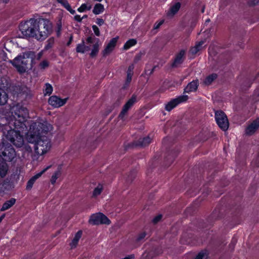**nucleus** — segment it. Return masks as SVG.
Wrapping results in <instances>:
<instances>
[{
	"instance_id": "nucleus-55",
	"label": "nucleus",
	"mask_w": 259,
	"mask_h": 259,
	"mask_svg": "<svg viewBox=\"0 0 259 259\" xmlns=\"http://www.w3.org/2000/svg\"><path fill=\"white\" fill-rule=\"evenodd\" d=\"M95 1H97V2H101L102 0H94Z\"/></svg>"
},
{
	"instance_id": "nucleus-29",
	"label": "nucleus",
	"mask_w": 259,
	"mask_h": 259,
	"mask_svg": "<svg viewBox=\"0 0 259 259\" xmlns=\"http://www.w3.org/2000/svg\"><path fill=\"white\" fill-rule=\"evenodd\" d=\"M8 97L6 93L0 90V105H4L7 102Z\"/></svg>"
},
{
	"instance_id": "nucleus-46",
	"label": "nucleus",
	"mask_w": 259,
	"mask_h": 259,
	"mask_svg": "<svg viewBox=\"0 0 259 259\" xmlns=\"http://www.w3.org/2000/svg\"><path fill=\"white\" fill-rule=\"evenodd\" d=\"M146 236V233L145 232L140 234L137 238L138 241H140L143 239Z\"/></svg>"
},
{
	"instance_id": "nucleus-9",
	"label": "nucleus",
	"mask_w": 259,
	"mask_h": 259,
	"mask_svg": "<svg viewBox=\"0 0 259 259\" xmlns=\"http://www.w3.org/2000/svg\"><path fill=\"white\" fill-rule=\"evenodd\" d=\"M87 44H93V49L90 53V56L92 58L96 57L98 54L100 47V39L92 36L88 37L86 39Z\"/></svg>"
},
{
	"instance_id": "nucleus-17",
	"label": "nucleus",
	"mask_w": 259,
	"mask_h": 259,
	"mask_svg": "<svg viewBox=\"0 0 259 259\" xmlns=\"http://www.w3.org/2000/svg\"><path fill=\"white\" fill-rule=\"evenodd\" d=\"M199 81L198 79L194 80L189 82L186 87L184 89V93H190L192 92H195L198 89Z\"/></svg>"
},
{
	"instance_id": "nucleus-25",
	"label": "nucleus",
	"mask_w": 259,
	"mask_h": 259,
	"mask_svg": "<svg viewBox=\"0 0 259 259\" xmlns=\"http://www.w3.org/2000/svg\"><path fill=\"white\" fill-rule=\"evenodd\" d=\"M181 7V4L180 3H177L174 5H173L170 8L168 12V15L173 16L176 14L178 11L179 10Z\"/></svg>"
},
{
	"instance_id": "nucleus-54",
	"label": "nucleus",
	"mask_w": 259,
	"mask_h": 259,
	"mask_svg": "<svg viewBox=\"0 0 259 259\" xmlns=\"http://www.w3.org/2000/svg\"><path fill=\"white\" fill-rule=\"evenodd\" d=\"M87 17H88V16L87 15H84V16H82V17H81V18L82 20L83 19L87 18Z\"/></svg>"
},
{
	"instance_id": "nucleus-52",
	"label": "nucleus",
	"mask_w": 259,
	"mask_h": 259,
	"mask_svg": "<svg viewBox=\"0 0 259 259\" xmlns=\"http://www.w3.org/2000/svg\"><path fill=\"white\" fill-rule=\"evenodd\" d=\"M42 56V53L41 52L39 53L37 55V59H39Z\"/></svg>"
},
{
	"instance_id": "nucleus-56",
	"label": "nucleus",
	"mask_w": 259,
	"mask_h": 259,
	"mask_svg": "<svg viewBox=\"0 0 259 259\" xmlns=\"http://www.w3.org/2000/svg\"><path fill=\"white\" fill-rule=\"evenodd\" d=\"M204 8H203V9H202V13H203V12H204Z\"/></svg>"
},
{
	"instance_id": "nucleus-15",
	"label": "nucleus",
	"mask_w": 259,
	"mask_h": 259,
	"mask_svg": "<svg viewBox=\"0 0 259 259\" xmlns=\"http://www.w3.org/2000/svg\"><path fill=\"white\" fill-rule=\"evenodd\" d=\"M51 167V165H49L47 166L46 168L41 170L40 172L36 174L33 177H32L27 182L26 186L27 190H30L34 182L39 178L45 172H46L48 169H49Z\"/></svg>"
},
{
	"instance_id": "nucleus-49",
	"label": "nucleus",
	"mask_w": 259,
	"mask_h": 259,
	"mask_svg": "<svg viewBox=\"0 0 259 259\" xmlns=\"http://www.w3.org/2000/svg\"><path fill=\"white\" fill-rule=\"evenodd\" d=\"M67 10L72 14H74L75 13V10L72 9L71 6H70L69 8H68Z\"/></svg>"
},
{
	"instance_id": "nucleus-2",
	"label": "nucleus",
	"mask_w": 259,
	"mask_h": 259,
	"mask_svg": "<svg viewBox=\"0 0 259 259\" xmlns=\"http://www.w3.org/2000/svg\"><path fill=\"white\" fill-rule=\"evenodd\" d=\"M31 137L33 139L32 142L35 143L34 151L36 155L32 156L33 160H37L38 156L48 152L51 144L49 139L46 136H42L48 131L45 125L40 122H34L30 127Z\"/></svg>"
},
{
	"instance_id": "nucleus-30",
	"label": "nucleus",
	"mask_w": 259,
	"mask_h": 259,
	"mask_svg": "<svg viewBox=\"0 0 259 259\" xmlns=\"http://www.w3.org/2000/svg\"><path fill=\"white\" fill-rule=\"evenodd\" d=\"M137 44V40L135 39H131L127 40L123 46L124 50H127Z\"/></svg>"
},
{
	"instance_id": "nucleus-47",
	"label": "nucleus",
	"mask_w": 259,
	"mask_h": 259,
	"mask_svg": "<svg viewBox=\"0 0 259 259\" xmlns=\"http://www.w3.org/2000/svg\"><path fill=\"white\" fill-rule=\"evenodd\" d=\"M163 23V21H161L158 23H155L154 26V29H158Z\"/></svg>"
},
{
	"instance_id": "nucleus-7",
	"label": "nucleus",
	"mask_w": 259,
	"mask_h": 259,
	"mask_svg": "<svg viewBox=\"0 0 259 259\" xmlns=\"http://www.w3.org/2000/svg\"><path fill=\"white\" fill-rule=\"evenodd\" d=\"M215 118L219 126L223 131H226L229 127L228 118L222 111H217L215 112Z\"/></svg>"
},
{
	"instance_id": "nucleus-44",
	"label": "nucleus",
	"mask_w": 259,
	"mask_h": 259,
	"mask_svg": "<svg viewBox=\"0 0 259 259\" xmlns=\"http://www.w3.org/2000/svg\"><path fill=\"white\" fill-rule=\"evenodd\" d=\"M156 66H154L151 70H145V73L147 74L148 75H151L154 72Z\"/></svg>"
},
{
	"instance_id": "nucleus-20",
	"label": "nucleus",
	"mask_w": 259,
	"mask_h": 259,
	"mask_svg": "<svg viewBox=\"0 0 259 259\" xmlns=\"http://www.w3.org/2000/svg\"><path fill=\"white\" fill-rule=\"evenodd\" d=\"M81 235H82V231L81 230L78 231L75 234L74 237L73 238L71 242L70 243V245L72 249L76 247V246L78 244V241L81 237Z\"/></svg>"
},
{
	"instance_id": "nucleus-5",
	"label": "nucleus",
	"mask_w": 259,
	"mask_h": 259,
	"mask_svg": "<svg viewBox=\"0 0 259 259\" xmlns=\"http://www.w3.org/2000/svg\"><path fill=\"white\" fill-rule=\"evenodd\" d=\"M6 129L8 131L6 135L7 139L17 147H21L24 144V139L20 133L24 131H19L15 128H11L8 125H6Z\"/></svg>"
},
{
	"instance_id": "nucleus-31",
	"label": "nucleus",
	"mask_w": 259,
	"mask_h": 259,
	"mask_svg": "<svg viewBox=\"0 0 259 259\" xmlns=\"http://www.w3.org/2000/svg\"><path fill=\"white\" fill-rule=\"evenodd\" d=\"M61 172L59 169L54 172L51 179V182L52 184H54L56 183L57 179L61 176Z\"/></svg>"
},
{
	"instance_id": "nucleus-24",
	"label": "nucleus",
	"mask_w": 259,
	"mask_h": 259,
	"mask_svg": "<svg viewBox=\"0 0 259 259\" xmlns=\"http://www.w3.org/2000/svg\"><path fill=\"white\" fill-rule=\"evenodd\" d=\"M204 41H200L198 44H197L194 47H192L190 52L192 55H195L197 54L199 51L202 50V46L204 44Z\"/></svg>"
},
{
	"instance_id": "nucleus-58",
	"label": "nucleus",
	"mask_w": 259,
	"mask_h": 259,
	"mask_svg": "<svg viewBox=\"0 0 259 259\" xmlns=\"http://www.w3.org/2000/svg\"><path fill=\"white\" fill-rule=\"evenodd\" d=\"M60 29H61V27H60L59 28V31H59L60 30Z\"/></svg>"
},
{
	"instance_id": "nucleus-50",
	"label": "nucleus",
	"mask_w": 259,
	"mask_h": 259,
	"mask_svg": "<svg viewBox=\"0 0 259 259\" xmlns=\"http://www.w3.org/2000/svg\"><path fill=\"white\" fill-rule=\"evenodd\" d=\"M135 172H132L131 178L128 177V180L129 181H132L133 179L135 178Z\"/></svg>"
},
{
	"instance_id": "nucleus-42",
	"label": "nucleus",
	"mask_w": 259,
	"mask_h": 259,
	"mask_svg": "<svg viewBox=\"0 0 259 259\" xmlns=\"http://www.w3.org/2000/svg\"><path fill=\"white\" fill-rule=\"evenodd\" d=\"M259 3V0H250L248 2L250 6H255Z\"/></svg>"
},
{
	"instance_id": "nucleus-4",
	"label": "nucleus",
	"mask_w": 259,
	"mask_h": 259,
	"mask_svg": "<svg viewBox=\"0 0 259 259\" xmlns=\"http://www.w3.org/2000/svg\"><path fill=\"white\" fill-rule=\"evenodd\" d=\"M34 58V53L33 52L23 53L16 57L14 60L9 62L20 73L25 72L29 66L31 67V64Z\"/></svg>"
},
{
	"instance_id": "nucleus-40",
	"label": "nucleus",
	"mask_w": 259,
	"mask_h": 259,
	"mask_svg": "<svg viewBox=\"0 0 259 259\" xmlns=\"http://www.w3.org/2000/svg\"><path fill=\"white\" fill-rule=\"evenodd\" d=\"M93 30L95 34V35L97 36H99L100 35V32L99 28L95 25L92 26Z\"/></svg>"
},
{
	"instance_id": "nucleus-26",
	"label": "nucleus",
	"mask_w": 259,
	"mask_h": 259,
	"mask_svg": "<svg viewBox=\"0 0 259 259\" xmlns=\"http://www.w3.org/2000/svg\"><path fill=\"white\" fill-rule=\"evenodd\" d=\"M104 10V6L102 4L98 3L96 4L94 8L93 12L96 15H98L102 13Z\"/></svg>"
},
{
	"instance_id": "nucleus-39",
	"label": "nucleus",
	"mask_w": 259,
	"mask_h": 259,
	"mask_svg": "<svg viewBox=\"0 0 259 259\" xmlns=\"http://www.w3.org/2000/svg\"><path fill=\"white\" fill-rule=\"evenodd\" d=\"M21 147H22L23 150H24L25 152L29 153L32 151V149L31 147L28 144H23V145Z\"/></svg>"
},
{
	"instance_id": "nucleus-43",
	"label": "nucleus",
	"mask_w": 259,
	"mask_h": 259,
	"mask_svg": "<svg viewBox=\"0 0 259 259\" xmlns=\"http://www.w3.org/2000/svg\"><path fill=\"white\" fill-rule=\"evenodd\" d=\"M134 69V65L133 64L130 65L128 67L127 73H130V74H133Z\"/></svg>"
},
{
	"instance_id": "nucleus-19",
	"label": "nucleus",
	"mask_w": 259,
	"mask_h": 259,
	"mask_svg": "<svg viewBox=\"0 0 259 259\" xmlns=\"http://www.w3.org/2000/svg\"><path fill=\"white\" fill-rule=\"evenodd\" d=\"M151 142V139L149 136H147L144 138H140L136 143V146H140L142 147L147 146Z\"/></svg>"
},
{
	"instance_id": "nucleus-13",
	"label": "nucleus",
	"mask_w": 259,
	"mask_h": 259,
	"mask_svg": "<svg viewBox=\"0 0 259 259\" xmlns=\"http://www.w3.org/2000/svg\"><path fill=\"white\" fill-rule=\"evenodd\" d=\"M118 38V37H114L110 40L109 42L102 52L103 56H106L112 52L116 46Z\"/></svg>"
},
{
	"instance_id": "nucleus-18",
	"label": "nucleus",
	"mask_w": 259,
	"mask_h": 259,
	"mask_svg": "<svg viewBox=\"0 0 259 259\" xmlns=\"http://www.w3.org/2000/svg\"><path fill=\"white\" fill-rule=\"evenodd\" d=\"M9 165L0 157V179L4 178L8 173Z\"/></svg>"
},
{
	"instance_id": "nucleus-38",
	"label": "nucleus",
	"mask_w": 259,
	"mask_h": 259,
	"mask_svg": "<svg viewBox=\"0 0 259 259\" xmlns=\"http://www.w3.org/2000/svg\"><path fill=\"white\" fill-rule=\"evenodd\" d=\"M58 2L61 3L66 9L69 8L70 5L67 0H57Z\"/></svg>"
},
{
	"instance_id": "nucleus-37",
	"label": "nucleus",
	"mask_w": 259,
	"mask_h": 259,
	"mask_svg": "<svg viewBox=\"0 0 259 259\" xmlns=\"http://www.w3.org/2000/svg\"><path fill=\"white\" fill-rule=\"evenodd\" d=\"M207 257V254L205 252L202 251L199 252L194 259H206Z\"/></svg>"
},
{
	"instance_id": "nucleus-23",
	"label": "nucleus",
	"mask_w": 259,
	"mask_h": 259,
	"mask_svg": "<svg viewBox=\"0 0 259 259\" xmlns=\"http://www.w3.org/2000/svg\"><path fill=\"white\" fill-rule=\"evenodd\" d=\"M218 77V75L215 73H212L207 76L203 81V83L206 85H209L215 80Z\"/></svg>"
},
{
	"instance_id": "nucleus-11",
	"label": "nucleus",
	"mask_w": 259,
	"mask_h": 259,
	"mask_svg": "<svg viewBox=\"0 0 259 259\" xmlns=\"http://www.w3.org/2000/svg\"><path fill=\"white\" fill-rule=\"evenodd\" d=\"M137 97L135 95H133L132 97L128 100V101L123 106L121 111L118 115V118L121 119H123L125 115H126L128 110L133 106V105L136 102Z\"/></svg>"
},
{
	"instance_id": "nucleus-48",
	"label": "nucleus",
	"mask_w": 259,
	"mask_h": 259,
	"mask_svg": "<svg viewBox=\"0 0 259 259\" xmlns=\"http://www.w3.org/2000/svg\"><path fill=\"white\" fill-rule=\"evenodd\" d=\"M74 19L75 20H76L77 22H80L82 21V18L80 17L79 15H75L74 17Z\"/></svg>"
},
{
	"instance_id": "nucleus-51",
	"label": "nucleus",
	"mask_w": 259,
	"mask_h": 259,
	"mask_svg": "<svg viewBox=\"0 0 259 259\" xmlns=\"http://www.w3.org/2000/svg\"><path fill=\"white\" fill-rule=\"evenodd\" d=\"M72 40V36H71L70 38H69V41L67 42V45L68 46H69L71 44Z\"/></svg>"
},
{
	"instance_id": "nucleus-34",
	"label": "nucleus",
	"mask_w": 259,
	"mask_h": 259,
	"mask_svg": "<svg viewBox=\"0 0 259 259\" xmlns=\"http://www.w3.org/2000/svg\"><path fill=\"white\" fill-rule=\"evenodd\" d=\"M145 52H140V53H139L138 54H137L135 58H134V63H137V62H138L140 60H141L142 57L145 55Z\"/></svg>"
},
{
	"instance_id": "nucleus-6",
	"label": "nucleus",
	"mask_w": 259,
	"mask_h": 259,
	"mask_svg": "<svg viewBox=\"0 0 259 259\" xmlns=\"http://www.w3.org/2000/svg\"><path fill=\"white\" fill-rule=\"evenodd\" d=\"M4 149L0 155V157L6 162V161H12L16 157V152L15 149L9 144L4 145Z\"/></svg>"
},
{
	"instance_id": "nucleus-28",
	"label": "nucleus",
	"mask_w": 259,
	"mask_h": 259,
	"mask_svg": "<svg viewBox=\"0 0 259 259\" xmlns=\"http://www.w3.org/2000/svg\"><path fill=\"white\" fill-rule=\"evenodd\" d=\"M53 92V87L49 83H46L45 84L44 89V94L45 96L46 95H50Z\"/></svg>"
},
{
	"instance_id": "nucleus-35",
	"label": "nucleus",
	"mask_w": 259,
	"mask_h": 259,
	"mask_svg": "<svg viewBox=\"0 0 259 259\" xmlns=\"http://www.w3.org/2000/svg\"><path fill=\"white\" fill-rule=\"evenodd\" d=\"M133 74L130 73H127V77L125 80V84L123 85V88L125 89L128 87L132 81V78Z\"/></svg>"
},
{
	"instance_id": "nucleus-14",
	"label": "nucleus",
	"mask_w": 259,
	"mask_h": 259,
	"mask_svg": "<svg viewBox=\"0 0 259 259\" xmlns=\"http://www.w3.org/2000/svg\"><path fill=\"white\" fill-rule=\"evenodd\" d=\"M259 127V118L253 120L246 128L245 133L247 135H252Z\"/></svg>"
},
{
	"instance_id": "nucleus-45",
	"label": "nucleus",
	"mask_w": 259,
	"mask_h": 259,
	"mask_svg": "<svg viewBox=\"0 0 259 259\" xmlns=\"http://www.w3.org/2000/svg\"><path fill=\"white\" fill-rule=\"evenodd\" d=\"M96 23H97L98 25H99V26H101L104 23V21L103 19H101V18H97V21H96Z\"/></svg>"
},
{
	"instance_id": "nucleus-21",
	"label": "nucleus",
	"mask_w": 259,
	"mask_h": 259,
	"mask_svg": "<svg viewBox=\"0 0 259 259\" xmlns=\"http://www.w3.org/2000/svg\"><path fill=\"white\" fill-rule=\"evenodd\" d=\"M91 50L90 46H85L83 40L82 41V43L78 44L76 48V52L77 53H84L85 51H89Z\"/></svg>"
},
{
	"instance_id": "nucleus-57",
	"label": "nucleus",
	"mask_w": 259,
	"mask_h": 259,
	"mask_svg": "<svg viewBox=\"0 0 259 259\" xmlns=\"http://www.w3.org/2000/svg\"><path fill=\"white\" fill-rule=\"evenodd\" d=\"M209 19H208L206 20V22H209Z\"/></svg>"
},
{
	"instance_id": "nucleus-1",
	"label": "nucleus",
	"mask_w": 259,
	"mask_h": 259,
	"mask_svg": "<svg viewBox=\"0 0 259 259\" xmlns=\"http://www.w3.org/2000/svg\"><path fill=\"white\" fill-rule=\"evenodd\" d=\"M19 29L26 38L33 37L37 40H44L51 33L52 25L47 19L31 18L21 22L19 25Z\"/></svg>"
},
{
	"instance_id": "nucleus-53",
	"label": "nucleus",
	"mask_w": 259,
	"mask_h": 259,
	"mask_svg": "<svg viewBox=\"0 0 259 259\" xmlns=\"http://www.w3.org/2000/svg\"><path fill=\"white\" fill-rule=\"evenodd\" d=\"M255 94L257 95V96L259 97V90H257L255 91Z\"/></svg>"
},
{
	"instance_id": "nucleus-16",
	"label": "nucleus",
	"mask_w": 259,
	"mask_h": 259,
	"mask_svg": "<svg viewBox=\"0 0 259 259\" xmlns=\"http://www.w3.org/2000/svg\"><path fill=\"white\" fill-rule=\"evenodd\" d=\"M185 53L186 51L184 50H182L180 51L179 53L176 55L174 61L172 64V66L173 67H177L183 63Z\"/></svg>"
},
{
	"instance_id": "nucleus-10",
	"label": "nucleus",
	"mask_w": 259,
	"mask_h": 259,
	"mask_svg": "<svg viewBox=\"0 0 259 259\" xmlns=\"http://www.w3.org/2000/svg\"><path fill=\"white\" fill-rule=\"evenodd\" d=\"M188 99V96L187 95H182L178 97L177 98L174 99L169 102L165 105V109L168 111H170L174 108H175L177 105L180 103L186 102Z\"/></svg>"
},
{
	"instance_id": "nucleus-36",
	"label": "nucleus",
	"mask_w": 259,
	"mask_h": 259,
	"mask_svg": "<svg viewBox=\"0 0 259 259\" xmlns=\"http://www.w3.org/2000/svg\"><path fill=\"white\" fill-rule=\"evenodd\" d=\"M49 65V62L47 60H44L39 64V67L41 70H44Z\"/></svg>"
},
{
	"instance_id": "nucleus-8",
	"label": "nucleus",
	"mask_w": 259,
	"mask_h": 259,
	"mask_svg": "<svg viewBox=\"0 0 259 259\" xmlns=\"http://www.w3.org/2000/svg\"><path fill=\"white\" fill-rule=\"evenodd\" d=\"M89 222L93 225L99 224L109 225L111 223L110 221L105 215L100 212L92 214L90 217Z\"/></svg>"
},
{
	"instance_id": "nucleus-32",
	"label": "nucleus",
	"mask_w": 259,
	"mask_h": 259,
	"mask_svg": "<svg viewBox=\"0 0 259 259\" xmlns=\"http://www.w3.org/2000/svg\"><path fill=\"white\" fill-rule=\"evenodd\" d=\"M54 44V39L50 38L47 41V44L45 46V50H48L52 48Z\"/></svg>"
},
{
	"instance_id": "nucleus-22",
	"label": "nucleus",
	"mask_w": 259,
	"mask_h": 259,
	"mask_svg": "<svg viewBox=\"0 0 259 259\" xmlns=\"http://www.w3.org/2000/svg\"><path fill=\"white\" fill-rule=\"evenodd\" d=\"M16 202V199L15 198H11L10 200L6 201L3 205L1 209V211H5L10 207H11Z\"/></svg>"
},
{
	"instance_id": "nucleus-12",
	"label": "nucleus",
	"mask_w": 259,
	"mask_h": 259,
	"mask_svg": "<svg viewBox=\"0 0 259 259\" xmlns=\"http://www.w3.org/2000/svg\"><path fill=\"white\" fill-rule=\"evenodd\" d=\"M67 100V98L62 99L57 96H52L49 98L48 102L53 107L59 108L63 106L66 103Z\"/></svg>"
},
{
	"instance_id": "nucleus-3",
	"label": "nucleus",
	"mask_w": 259,
	"mask_h": 259,
	"mask_svg": "<svg viewBox=\"0 0 259 259\" xmlns=\"http://www.w3.org/2000/svg\"><path fill=\"white\" fill-rule=\"evenodd\" d=\"M11 112L13 119L9 122L8 126L11 128H15L19 131H26V122L28 117V111L23 105L17 104L11 108Z\"/></svg>"
},
{
	"instance_id": "nucleus-33",
	"label": "nucleus",
	"mask_w": 259,
	"mask_h": 259,
	"mask_svg": "<svg viewBox=\"0 0 259 259\" xmlns=\"http://www.w3.org/2000/svg\"><path fill=\"white\" fill-rule=\"evenodd\" d=\"M102 190H103L102 186L101 185H98L94 190L93 193V196L96 197V196L99 195L101 193Z\"/></svg>"
},
{
	"instance_id": "nucleus-41",
	"label": "nucleus",
	"mask_w": 259,
	"mask_h": 259,
	"mask_svg": "<svg viewBox=\"0 0 259 259\" xmlns=\"http://www.w3.org/2000/svg\"><path fill=\"white\" fill-rule=\"evenodd\" d=\"M162 218V215L161 214H159L158 215H157L156 217H155L152 220V222L154 223V224H156L158 222H159L161 219Z\"/></svg>"
},
{
	"instance_id": "nucleus-27",
	"label": "nucleus",
	"mask_w": 259,
	"mask_h": 259,
	"mask_svg": "<svg viewBox=\"0 0 259 259\" xmlns=\"http://www.w3.org/2000/svg\"><path fill=\"white\" fill-rule=\"evenodd\" d=\"M90 0H88L87 3L83 4L81 6L77 9V11L79 12H83L86 10H90L92 8V5L89 3Z\"/></svg>"
}]
</instances>
